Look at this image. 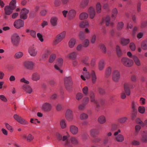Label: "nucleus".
I'll return each mask as SVG.
<instances>
[{
    "label": "nucleus",
    "mask_w": 147,
    "mask_h": 147,
    "mask_svg": "<svg viewBox=\"0 0 147 147\" xmlns=\"http://www.w3.org/2000/svg\"><path fill=\"white\" fill-rule=\"evenodd\" d=\"M64 84L67 90L71 91L72 90L73 82L70 77H65L64 78Z\"/></svg>",
    "instance_id": "obj_1"
},
{
    "label": "nucleus",
    "mask_w": 147,
    "mask_h": 147,
    "mask_svg": "<svg viewBox=\"0 0 147 147\" xmlns=\"http://www.w3.org/2000/svg\"><path fill=\"white\" fill-rule=\"evenodd\" d=\"M131 119L133 120L136 118L137 113V107L134 101H132L131 104Z\"/></svg>",
    "instance_id": "obj_2"
},
{
    "label": "nucleus",
    "mask_w": 147,
    "mask_h": 147,
    "mask_svg": "<svg viewBox=\"0 0 147 147\" xmlns=\"http://www.w3.org/2000/svg\"><path fill=\"white\" fill-rule=\"evenodd\" d=\"M65 32L63 31L56 36L53 41V45H56L61 42L65 38Z\"/></svg>",
    "instance_id": "obj_3"
},
{
    "label": "nucleus",
    "mask_w": 147,
    "mask_h": 147,
    "mask_svg": "<svg viewBox=\"0 0 147 147\" xmlns=\"http://www.w3.org/2000/svg\"><path fill=\"white\" fill-rule=\"evenodd\" d=\"M20 37L16 33L13 34L11 37V42L16 46H17L19 44Z\"/></svg>",
    "instance_id": "obj_4"
},
{
    "label": "nucleus",
    "mask_w": 147,
    "mask_h": 147,
    "mask_svg": "<svg viewBox=\"0 0 147 147\" xmlns=\"http://www.w3.org/2000/svg\"><path fill=\"white\" fill-rule=\"evenodd\" d=\"M120 78V74L119 72L117 70H113L112 75V80L115 82H117L119 80Z\"/></svg>",
    "instance_id": "obj_5"
},
{
    "label": "nucleus",
    "mask_w": 147,
    "mask_h": 147,
    "mask_svg": "<svg viewBox=\"0 0 147 147\" xmlns=\"http://www.w3.org/2000/svg\"><path fill=\"white\" fill-rule=\"evenodd\" d=\"M65 117L68 121H72L73 118L72 111L70 109H68L65 113Z\"/></svg>",
    "instance_id": "obj_6"
},
{
    "label": "nucleus",
    "mask_w": 147,
    "mask_h": 147,
    "mask_svg": "<svg viewBox=\"0 0 147 147\" xmlns=\"http://www.w3.org/2000/svg\"><path fill=\"white\" fill-rule=\"evenodd\" d=\"M13 118L16 120L21 124L26 125L28 124V122L25 121L21 117L17 114L14 115L13 116Z\"/></svg>",
    "instance_id": "obj_7"
},
{
    "label": "nucleus",
    "mask_w": 147,
    "mask_h": 147,
    "mask_svg": "<svg viewBox=\"0 0 147 147\" xmlns=\"http://www.w3.org/2000/svg\"><path fill=\"white\" fill-rule=\"evenodd\" d=\"M105 23L107 26H108L109 24L112 26L113 24V22H111L110 19V17L107 16L105 18H103L102 19V21L100 22L101 24L102 25L103 24Z\"/></svg>",
    "instance_id": "obj_8"
},
{
    "label": "nucleus",
    "mask_w": 147,
    "mask_h": 147,
    "mask_svg": "<svg viewBox=\"0 0 147 147\" xmlns=\"http://www.w3.org/2000/svg\"><path fill=\"white\" fill-rule=\"evenodd\" d=\"M29 12V10L25 8H23L21 11L20 14V17L21 18L25 19L27 17V14Z\"/></svg>",
    "instance_id": "obj_9"
},
{
    "label": "nucleus",
    "mask_w": 147,
    "mask_h": 147,
    "mask_svg": "<svg viewBox=\"0 0 147 147\" xmlns=\"http://www.w3.org/2000/svg\"><path fill=\"white\" fill-rule=\"evenodd\" d=\"M24 66L26 69L30 70L33 69L34 66V63L31 61H26L24 63Z\"/></svg>",
    "instance_id": "obj_10"
},
{
    "label": "nucleus",
    "mask_w": 147,
    "mask_h": 147,
    "mask_svg": "<svg viewBox=\"0 0 147 147\" xmlns=\"http://www.w3.org/2000/svg\"><path fill=\"white\" fill-rule=\"evenodd\" d=\"M24 25V22L21 20H17L14 22V26L17 29H19L23 27Z\"/></svg>",
    "instance_id": "obj_11"
},
{
    "label": "nucleus",
    "mask_w": 147,
    "mask_h": 147,
    "mask_svg": "<svg viewBox=\"0 0 147 147\" xmlns=\"http://www.w3.org/2000/svg\"><path fill=\"white\" fill-rule=\"evenodd\" d=\"M51 105L48 102L44 103L42 106V109L46 112L50 111L51 110Z\"/></svg>",
    "instance_id": "obj_12"
},
{
    "label": "nucleus",
    "mask_w": 147,
    "mask_h": 147,
    "mask_svg": "<svg viewBox=\"0 0 147 147\" xmlns=\"http://www.w3.org/2000/svg\"><path fill=\"white\" fill-rule=\"evenodd\" d=\"M28 52L31 56L34 57L36 55L37 51L35 47L33 46H32L29 48Z\"/></svg>",
    "instance_id": "obj_13"
},
{
    "label": "nucleus",
    "mask_w": 147,
    "mask_h": 147,
    "mask_svg": "<svg viewBox=\"0 0 147 147\" xmlns=\"http://www.w3.org/2000/svg\"><path fill=\"white\" fill-rule=\"evenodd\" d=\"M70 131L73 134L76 135L78 133V129L76 126L72 125L70 127Z\"/></svg>",
    "instance_id": "obj_14"
},
{
    "label": "nucleus",
    "mask_w": 147,
    "mask_h": 147,
    "mask_svg": "<svg viewBox=\"0 0 147 147\" xmlns=\"http://www.w3.org/2000/svg\"><path fill=\"white\" fill-rule=\"evenodd\" d=\"M22 88L27 93L30 94L32 92V89L31 87L28 85L24 84L22 86Z\"/></svg>",
    "instance_id": "obj_15"
},
{
    "label": "nucleus",
    "mask_w": 147,
    "mask_h": 147,
    "mask_svg": "<svg viewBox=\"0 0 147 147\" xmlns=\"http://www.w3.org/2000/svg\"><path fill=\"white\" fill-rule=\"evenodd\" d=\"M129 58L133 59L135 63L138 66L140 65V63L138 59L135 56L133 55L131 53L129 52Z\"/></svg>",
    "instance_id": "obj_16"
},
{
    "label": "nucleus",
    "mask_w": 147,
    "mask_h": 147,
    "mask_svg": "<svg viewBox=\"0 0 147 147\" xmlns=\"http://www.w3.org/2000/svg\"><path fill=\"white\" fill-rule=\"evenodd\" d=\"M13 10L14 9L9 5L6 6L4 8L5 13L7 15H10L12 13Z\"/></svg>",
    "instance_id": "obj_17"
},
{
    "label": "nucleus",
    "mask_w": 147,
    "mask_h": 147,
    "mask_svg": "<svg viewBox=\"0 0 147 147\" xmlns=\"http://www.w3.org/2000/svg\"><path fill=\"white\" fill-rule=\"evenodd\" d=\"M40 75L38 73L36 72L32 74L31 78L33 81H37L40 79Z\"/></svg>",
    "instance_id": "obj_18"
},
{
    "label": "nucleus",
    "mask_w": 147,
    "mask_h": 147,
    "mask_svg": "<svg viewBox=\"0 0 147 147\" xmlns=\"http://www.w3.org/2000/svg\"><path fill=\"white\" fill-rule=\"evenodd\" d=\"M76 14V11L74 9L70 10L67 14V17L69 19H71L74 18Z\"/></svg>",
    "instance_id": "obj_19"
},
{
    "label": "nucleus",
    "mask_w": 147,
    "mask_h": 147,
    "mask_svg": "<svg viewBox=\"0 0 147 147\" xmlns=\"http://www.w3.org/2000/svg\"><path fill=\"white\" fill-rule=\"evenodd\" d=\"M90 18L93 19L95 15V12L94 8L92 7H90L88 10Z\"/></svg>",
    "instance_id": "obj_20"
},
{
    "label": "nucleus",
    "mask_w": 147,
    "mask_h": 147,
    "mask_svg": "<svg viewBox=\"0 0 147 147\" xmlns=\"http://www.w3.org/2000/svg\"><path fill=\"white\" fill-rule=\"evenodd\" d=\"M57 139L58 141H60L62 140L63 141H64L67 140V136H64L62 138V135L59 133H57L55 134Z\"/></svg>",
    "instance_id": "obj_21"
},
{
    "label": "nucleus",
    "mask_w": 147,
    "mask_h": 147,
    "mask_svg": "<svg viewBox=\"0 0 147 147\" xmlns=\"http://www.w3.org/2000/svg\"><path fill=\"white\" fill-rule=\"evenodd\" d=\"M91 81L93 84H95L97 80V77L94 71H92L91 73Z\"/></svg>",
    "instance_id": "obj_22"
},
{
    "label": "nucleus",
    "mask_w": 147,
    "mask_h": 147,
    "mask_svg": "<svg viewBox=\"0 0 147 147\" xmlns=\"http://www.w3.org/2000/svg\"><path fill=\"white\" fill-rule=\"evenodd\" d=\"M105 66V61L103 59L101 60L98 64V69L100 71L102 70L104 68Z\"/></svg>",
    "instance_id": "obj_23"
},
{
    "label": "nucleus",
    "mask_w": 147,
    "mask_h": 147,
    "mask_svg": "<svg viewBox=\"0 0 147 147\" xmlns=\"http://www.w3.org/2000/svg\"><path fill=\"white\" fill-rule=\"evenodd\" d=\"M98 121L100 124H104L106 122V117L104 115H101L98 117Z\"/></svg>",
    "instance_id": "obj_24"
},
{
    "label": "nucleus",
    "mask_w": 147,
    "mask_h": 147,
    "mask_svg": "<svg viewBox=\"0 0 147 147\" xmlns=\"http://www.w3.org/2000/svg\"><path fill=\"white\" fill-rule=\"evenodd\" d=\"M77 53L76 52H73L71 53L68 55V57L70 59L73 60H75L77 57Z\"/></svg>",
    "instance_id": "obj_25"
},
{
    "label": "nucleus",
    "mask_w": 147,
    "mask_h": 147,
    "mask_svg": "<svg viewBox=\"0 0 147 147\" xmlns=\"http://www.w3.org/2000/svg\"><path fill=\"white\" fill-rule=\"evenodd\" d=\"M90 135L93 137H95L98 134V130L95 129H92L90 131Z\"/></svg>",
    "instance_id": "obj_26"
},
{
    "label": "nucleus",
    "mask_w": 147,
    "mask_h": 147,
    "mask_svg": "<svg viewBox=\"0 0 147 147\" xmlns=\"http://www.w3.org/2000/svg\"><path fill=\"white\" fill-rule=\"evenodd\" d=\"M121 62L124 65L127 67L129 66V59L128 58L125 57L122 58Z\"/></svg>",
    "instance_id": "obj_27"
},
{
    "label": "nucleus",
    "mask_w": 147,
    "mask_h": 147,
    "mask_svg": "<svg viewBox=\"0 0 147 147\" xmlns=\"http://www.w3.org/2000/svg\"><path fill=\"white\" fill-rule=\"evenodd\" d=\"M57 19L55 17H52L50 20L51 24L54 26H56L57 25Z\"/></svg>",
    "instance_id": "obj_28"
},
{
    "label": "nucleus",
    "mask_w": 147,
    "mask_h": 147,
    "mask_svg": "<svg viewBox=\"0 0 147 147\" xmlns=\"http://www.w3.org/2000/svg\"><path fill=\"white\" fill-rule=\"evenodd\" d=\"M120 43L123 46H125L129 43V39L122 38L120 40Z\"/></svg>",
    "instance_id": "obj_29"
},
{
    "label": "nucleus",
    "mask_w": 147,
    "mask_h": 147,
    "mask_svg": "<svg viewBox=\"0 0 147 147\" xmlns=\"http://www.w3.org/2000/svg\"><path fill=\"white\" fill-rule=\"evenodd\" d=\"M111 73V68L110 67H108L105 70V75L106 77H109Z\"/></svg>",
    "instance_id": "obj_30"
},
{
    "label": "nucleus",
    "mask_w": 147,
    "mask_h": 147,
    "mask_svg": "<svg viewBox=\"0 0 147 147\" xmlns=\"http://www.w3.org/2000/svg\"><path fill=\"white\" fill-rule=\"evenodd\" d=\"M26 32L29 33L32 37L33 38H35L36 36V33L35 32L32 30L27 29L26 30Z\"/></svg>",
    "instance_id": "obj_31"
},
{
    "label": "nucleus",
    "mask_w": 147,
    "mask_h": 147,
    "mask_svg": "<svg viewBox=\"0 0 147 147\" xmlns=\"http://www.w3.org/2000/svg\"><path fill=\"white\" fill-rule=\"evenodd\" d=\"M76 40L74 38L71 39L68 43L69 46L70 48H72L74 47L76 44Z\"/></svg>",
    "instance_id": "obj_32"
},
{
    "label": "nucleus",
    "mask_w": 147,
    "mask_h": 147,
    "mask_svg": "<svg viewBox=\"0 0 147 147\" xmlns=\"http://www.w3.org/2000/svg\"><path fill=\"white\" fill-rule=\"evenodd\" d=\"M88 24V23L87 21H84L81 22L79 26L81 28H84L87 27Z\"/></svg>",
    "instance_id": "obj_33"
},
{
    "label": "nucleus",
    "mask_w": 147,
    "mask_h": 147,
    "mask_svg": "<svg viewBox=\"0 0 147 147\" xmlns=\"http://www.w3.org/2000/svg\"><path fill=\"white\" fill-rule=\"evenodd\" d=\"M115 139L118 142H121L123 141L124 138L122 135L119 134L115 137Z\"/></svg>",
    "instance_id": "obj_34"
},
{
    "label": "nucleus",
    "mask_w": 147,
    "mask_h": 147,
    "mask_svg": "<svg viewBox=\"0 0 147 147\" xmlns=\"http://www.w3.org/2000/svg\"><path fill=\"white\" fill-rule=\"evenodd\" d=\"M60 124L61 128L63 129L65 128L66 127V121L64 119H62L60 120Z\"/></svg>",
    "instance_id": "obj_35"
},
{
    "label": "nucleus",
    "mask_w": 147,
    "mask_h": 147,
    "mask_svg": "<svg viewBox=\"0 0 147 147\" xmlns=\"http://www.w3.org/2000/svg\"><path fill=\"white\" fill-rule=\"evenodd\" d=\"M89 96L90 98L91 102H95L96 103V101L97 100H96L95 99L94 93L92 92H90Z\"/></svg>",
    "instance_id": "obj_36"
},
{
    "label": "nucleus",
    "mask_w": 147,
    "mask_h": 147,
    "mask_svg": "<svg viewBox=\"0 0 147 147\" xmlns=\"http://www.w3.org/2000/svg\"><path fill=\"white\" fill-rule=\"evenodd\" d=\"M23 55V53L20 51L16 53L14 56V57L15 59H19L21 58Z\"/></svg>",
    "instance_id": "obj_37"
},
{
    "label": "nucleus",
    "mask_w": 147,
    "mask_h": 147,
    "mask_svg": "<svg viewBox=\"0 0 147 147\" xmlns=\"http://www.w3.org/2000/svg\"><path fill=\"white\" fill-rule=\"evenodd\" d=\"M88 16V14L86 13H82L80 15L79 18L81 20H83L87 19Z\"/></svg>",
    "instance_id": "obj_38"
},
{
    "label": "nucleus",
    "mask_w": 147,
    "mask_h": 147,
    "mask_svg": "<svg viewBox=\"0 0 147 147\" xmlns=\"http://www.w3.org/2000/svg\"><path fill=\"white\" fill-rule=\"evenodd\" d=\"M56 57V55L55 54H51L49 58V63H52L55 59Z\"/></svg>",
    "instance_id": "obj_39"
},
{
    "label": "nucleus",
    "mask_w": 147,
    "mask_h": 147,
    "mask_svg": "<svg viewBox=\"0 0 147 147\" xmlns=\"http://www.w3.org/2000/svg\"><path fill=\"white\" fill-rule=\"evenodd\" d=\"M16 0H12L9 3V5L12 9H14L16 7Z\"/></svg>",
    "instance_id": "obj_40"
},
{
    "label": "nucleus",
    "mask_w": 147,
    "mask_h": 147,
    "mask_svg": "<svg viewBox=\"0 0 147 147\" xmlns=\"http://www.w3.org/2000/svg\"><path fill=\"white\" fill-rule=\"evenodd\" d=\"M116 50L117 52V56L119 57H120L122 55V52L120 49V47L118 46H117L116 47Z\"/></svg>",
    "instance_id": "obj_41"
},
{
    "label": "nucleus",
    "mask_w": 147,
    "mask_h": 147,
    "mask_svg": "<svg viewBox=\"0 0 147 147\" xmlns=\"http://www.w3.org/2000/svg\"><path fill=\"white\" fill-rule=\"evenodd\" d=\"M124 90L127 95L129 94V85L127 83H125L124 85Z\"/></svg>",
    "instance_id": "obj_42"
},
{
    "label": "nucleus",
    "mask_w": 147,
    "mask_h": 147,
    "mask_svg": "<svg viewBox=\"0 0 147 147\" xmlns=\"http://www.w3.org/2000/svg\"><path fill=\"white\" fill-rule=\"evenodd\" d=\"M113 14L112 15V18L114 20L115 18V17L117 15L118 13L117 10L116 8H115L113 10Z\"/></svg>",
    "instance_id": "obj_43"
},
{
    "label": "nucleus",
    "mask_w": 147,
    "mask_h": 147,
    "mask_svg": "<svg viewBox=\"0 0 147 147\" xmlns=\"http://www.w3.org/2000/svg\"><path fill=\"white\" fill-rule=\"evenodd\" d=\"M141 47L144 50L147 49V40L143 41L141 44Z\"/></svg>",
    "instance_id": "obj_44"
},
{
    "label": "nucleus",
    "mask_w": 147,
    "mask_h": 147,
    "mask_svg": "<svg viewBox=\"0 0 147 147\" xmlns=\"http://www.w3.org/2000/svg\"><path fill=\"white\" fill-rule=\"evenodd\" d=\"M141 140L144 142H147V134L146 133H144L142 134Z\"/></svg>",
    "instance_id": "obj_45"
},
{
    "label": "nucleus",
    "mask_w": 147,
    "mask_h": 147,
    "mask_svg": "<svg viewBox=\"0 0 147 147\" xmlns=\"http://www.w3.org/2000/svg\"><path fill=\"white\" fill-rule=\"evenodd\" d=\"M96 9L97 13H99L101 11V6L99 3H98L96 7Z\"/></svg>",
    "instance_id": "obj_46"
},
{
    "label": "nucleus",
    "mask_w": 147,
    "mask_h": 147,
    "mask_svg": "<svg viewBox=\"0 0 147 147\" xmlns=\"http://www.w3.org/2000/svg\"><path fill=\"white\" fill-rule=\"evenodd\" d=\"M5 125L7 129L9 130L11 132H12L13 131V129L12 127L7 123H5Z\"/></svg>",
    "instance_id": "obj_47"
},
{
    "label": "nucleus",
    "mask_w": 147,
    "mask_h": 147,
    "mask_svg": "<svg viewBox=\"0 0 147 147\" xmlns=\"http://www.w3.org/2000/svg\"><path fill=\"white\" fill-rule=\"evenodd\" d=\"M71 143L73 144H78V140L75 137H72L71 138Z\"/></svg>",
    "instance_id": "obj_48"
},
{
    "label": "nucleus",
    "mask_w": 147,
    "mask_h": 147,
    "mask_svg": "<svg viewBox=\"0 0 147 147\" xmlns=\"http://www.w3.org/2000/svg\"><path fill=\"white\" fill-rule=\"evenodd\" d=\"M136 122L139 124H140L142 127H144V123L142 122L141 119L139 118H137L136 120Z\"/></svg>",
    "instance_id": "obj_49"
},
{
    "label": "nucleus",
    "mask_w": 147,
    "mask_h": 147,
    "mask_svg": "<svg viewBox=\"0 0 147 147\" xmlns=\"http://www.w3.org/2000/svg\"><path fill=\"white\" fill-rule=\"evenodd\" d=\"M79 37L80 39L81 40H84L85 38V35L84 32L82 31H80L79 34Z\"/></svg>",
    "instance_id": "obj_50"
},
{
    "label": "nucleus",
    "mask_w": 147,
    "mask_h": 147,
    "mask_svg": "<svg viewBox=\"0 0 147 147\" xmlns=\"http://www.w3.org/2000/svg\"><path fill=\"white\" fill-rule=\"evenodd\" d=\"M127 118L126 117H123L119 118L118 119V122L121 123H124L127 120Z\"/></svg>",
    "instance_id": "obj_51"
},
{
    "label": "nucleus",
    "mask_w": 147,
    "mask_h": 147,
    "mask_svg": "<svg viewBox=\"0 0 147 147\" xmlns=\"http://www.w3.org/2000/svg\"><path fill=\"white\" fill-rule=\"evenodd\" d=\"M138 111L141 113L143 114L144 113L145 108L144 107L140 106L138 108Z\"/></svg>",
    "instance_id": "obj_52"
},
{
    "label": "nucleus",
    "mask_w": 147,
    "mask_h": 147,
    "mask_svg": "<svg viewBox=\"0 0 147 147\" xmlns=\"http://www.w3.org/2000/svg\"><path fill=\"white\" fill-rule=\"evenodd\" d=\"M100 49L102 52L104 53H105L106 52V50L105 46L103 44H100Z\"/></svg>",
    "instance_id": "obj_53"
},
{
    "label": "nucleus",
    "mask_w": 147,
    "mask_h": 147,
    "mask_svg": "<svg viewBox=\"0 0 147 147\" xmlns=\"http://www.w3.org/2000/svg\"><path fill=\"white\" fill-rule=\"evenodd\" d=\"M34 138V137L31 134H29L27 136V140L28 142H30L33 140Z\"/></svg>",
    "instance_id": "obj_54"
},
{
    "label": "nucleus",
    "mask_w": 147,
    "mask_h": 147,
    "mask_svg": "<svg viewBox=\"0 0 147 147\" xmlns=\"http://www.w3.org/2000/svg\"><path fill=\"white\" fill-rule=\"evenodd\" d=\"M89 2V0H83L81 3V5L82 7L86 6Z\"/></svg>",
    "instance_id": "obj_55"
},
{
    "label": "nucleus",
    "mask_w": 147,
    "mask_h": 147,
    "mask_svg": "<svg viewBox=\"0 0 147 147\" xmlns=\"http://www.w3.org/2000/svg\"><path fill=\"white\" fill-rule=\"evenodd\" d=\"M89 41L88 40L86 39L83 42V45L84 47H86L89 45Z\"/></svg>",
    "instance_id": "obj_56"
},
{
    "label": "nucleus",
    "mask_w": 147,
    "mask_h": 147,
    "mask_svg": "<svg viewBox=\"0 0 147 147\" xmlns=\"http://www.w3.org/2000/svg\"><path fill=\"white\" fill-rule=\"evenodd\" d=\"M80 118L81 119H85L88 118V115L86 114L83 113L80 115Z\"/></svg>",
    "instance_id": "obj_57"
},
{
    "label": "nucleus",
    "mask_w": 147,
    "mask_h": 147,
    "mask_svg": "<svg viewBox=\"0 0 147 147\" xmlns=\"http://www.w3.org/2000/svg\"><path fill=\"white\" fill-rule=\"evenodd\" d=\"M83 94L80 93H77L76 96V98L78 100H80L83 97Z\"/></svg>",
    "instance_id": "obj_58"
},
{
    "label": "nucleus",
    "mask_w": 147,
    "mask_h": 147,
    "mask_svg": "<svg viewBox=\"0 0 147 147\" xmlns=\"http://www.w3.org/2000/svg\"><path fill=\"white\" fill-rule=\"evenodd\" d=\"M49 84L51 86H54L56 84L55 81L54 79H51L49 81Z\"/></svg>",
    "instance_id": "obj_59"
},
{
    "label": "nucleus",
    "mask_w": 147,
    "mask_h": 147,
    "mask_svg": "<svg viewBox=\"0 0 147 147\" xmlns=\"http://www.w3.org/2000/svg\"><path fill=\"white\" fill-rule=\"evenodd\" d=\"M56 109L57 111H61L62 109V105L61 104H58L56 106Z\"/></svg>",
    "instance_id": "obj_60"
},
{
    "label": "nucleus",
    "mask_w": 147,
    "mask_h": 147,
    "mask_svg": "<svg viewBox=\"0 0 147 147\" xmlns=\"http://www.w3.org/2000/svg\"><path fill=\"white\" fill-rule=\"evenodd\" d=\"M89 101V98L88 97H86L83 98V102L84 104L86 105L88 103Z\"/></svg>",
    "instance_id": "obj_61"
},
{
    "label": "nucleus",
    "mask_w": 147,
    "mask_h": 147,
    "mask_svg": "<svg viewBox=\"0 0 147 147\" xmlns=\"http://www.w3.org/2000/svg\"><path fill=\"white\" fill-rule=\"evenodd\" d=\"M117 28L119 30L122 29L123 26V24L122 22H120L118 23L117 25Z\"/></svg>",
    "instance_id": "obj_62"
},
{
    "label": "nucleus",
    "mask_w": 147,
    "mask_h": 147,
    "mask_svg": "<svg viewBox=\"0 0 147 147\" xmlns=\"http://www.w3.org/2000/svg\"><path fill=\"white\" fill-rule=\"evenodd\" d=\"M129 47L130 48L131 50L132 51H134L136 49V47L134 43H131L129 45Z\"/></svg>",
    "instance_id": "obj_63"
},
{
    "label": "nucleus",
    "mask_w": 147,
    "mask_h": 147,
    "mask_svg": "<svg viewBox=\"0 0 147 147\" xmlns=\"http://www.w3.org/2000/svg\"><path fill=\"white\" fill-rule=\"evenodd\" d=\"M64 145L66 147H73L72 145L70 144V142L67 140L65 143L64 144Z\"/></svg>",
    "instance_id": "obj_64"
}]
</instances>
